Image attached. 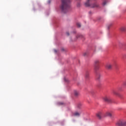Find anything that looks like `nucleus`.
<instances>
[{"label": "nucleus", "mask_w": 126, "mask_h": 126, "mask_svg": "<svg viewBox=\"0 0 126 126\" xmlns=\"http://www.w3.org/2000/svg\"><path fill=\"white\" fill-rule=\"evenodd\" d=\"M70 0H62L61 9L62 12L65 13L70 8Z\"/></svg>", "instance_id": "1"}, {"label": "nucleus", "mask_w": 126, "mask_h": 126, "mask_svg": "<svg viewBox=\"0 0 126 126\" xmlns=\"http://www.w3.org/2000/svg\"><path fill=\"white\" fill-rule=\"evenodd\" d=\"M94 70L97 71L100 68V60L97 59L94 61Z\"/></svg>", "instance_id": "2"}, {"label": "nucleus", "mask_w": 126, "mask_h": 126, "mask_svg": "<svg viewBox=\"0 0 126 126\" xmlns=\"http://www.w3.org/2000/svg\"><path fill=\"white\" fill-rule=\"evenodd\" d=\"M103 100L104 102L106 103H111L112 102V99L109 96H105L103 97Z\"/></svg>", "instance_id": "3"}, {"label": "nucleus", "mask_w": 126, "mask_h": 126, "mask_svg": "<svg viewBox=\"0 0 126 126\" xmlns=\"http://www.w3.org/2000/svg\"><path fill=\"white\" fill-rule=\"evenodd\" d=\"M105 68L107 69V70H111L113 68V64L110 63H107L105 65Z\"/></svg>", "instance_id": "4"}, {"label": "nucleus", "mask_w": 126, "mask_h": 126, "mask_svg": "<svg viewBox=\"0 0 126 126\" xmlns=\"http://www.w3.org/2000/svg\"><path fill=\"white\" fill-rule=\"evenodd\" d=\"M116 125V126H126V122L120 121L117 122Z\"/></svg>", "instance_id": "5"}, {"label": "nucleus", "mask_w": 126, "mask_h": 126, "mask_svg": "<svg viewBox=\"0 0 126 126\" xmlns=\"http://www.w3.org/2000/svg\"><path fill=\"white\" fill-rule=\"evenodd\" d=\"M89 75H90L89 71H87L85 74V78L86 80H88V79H89Z\"/></svg>", "instance_id": "6"}, {"label": "nucleus", "mask_w": 126, "mask_h": 126, "mask_svg": "<svg viewBox=\"0 0 126 126\" xmlns=\"http://www.w3.org/2000/svg\"><path fill=\"white\" fill-rule=\"evenodd\" d=\"M74 95L75 97H78L80 96V94H79V92L77 91H74Z\"/></svg>", "instance_id": "7"}, {"label": "nucleus", "mask_w": 126, "mask_h": 126, "mask_svg": "<svg viewBox=\"0 0 126 126\" xmlns=\"http://www.w3.org/2000/svg\"><path fill=\"white\" fill-rule=\"evenodd\" d=\"M96 117L98 119H101L102 118V112H99L96 114Z\"/></svg>", "instance_id": "8"}, {"label": "nucleus", "mask_w": 126, "mask_h": 126, "mask_svg": "<svg viewBox=\"0 0 126 126\" xmlns=\"http://www.w3.org/2000/svg\"><path fill=\"white\" fill-rule=\"evenodd\" d=\"M96 78L97 80H100V78H101V75L99 73H96Z\"/></svg>", "instance_id": "9"}, {"label": "nucleus", "mask_w": 126, "mask_h": 126, "mask_svg": "<svg viewBox=\"0 0 126 126\" xmlns=\"http://www.w3.org/2000/svg\"><path fill=\"white\" fill-rule=\"evenodd\" d=\"M120 30L122 32H126V27H122L120 28Z\"/></svg>", "instance_id": "10"}, {"label": "nucleus", "mask_w": 126, "mask_h": 126, "mask_svg": "<svg viewBox=\"0 0 126 126\" xmlns=\"http://www.w3.org/2000/svg\"><path fill=\"white\" fill-rule=\"evenodd\" d=\"M90 1V0H87V1L85 3L86 6H90V4L89 3Z\"/></svg>", "instance_id": "11"}, {"label": "nucleus", "mask_w": 126, "mask_h": 126, "mask_svg": "<svg viewBox=\"0 0 126 126\" xmlns=\"http://www.w3.org/2000/svg\"><path fill=\"white\" fill-rule=\"evenodd\" d=\"M74 116L75 117H79L80 116V114L78 112H75L74 113Z\"/></svg>", "instance_id": "12"}, {"label": "nucleus", "mask_w": 126, "mask_h": 126, "mask_svg": "<svg viewBox=\"0 0 126 126\" xmlns=\"http://www.w3.org/2000/svg\"><path fill=\"white\" fill-rule=\"evenodd\" d=\"M106 116H107L108 117H112V114L110 112H107L106 113Z\"/></svg>", "instance_id": "13"}, {"label": "nucleus", "mask_w": 126, "mask_h": 126, "mask_svg": "<svg viewBox=\"0 0 126 126\" xmlns=\"http://www.w3.org/2000/svg\"><path fill=\"white\" fill-rule=\"evenodd\" d=\"M76 25L79 28H80V27H81V24L80 23H77Z\"/></svg>", "instance_id": "14"}, {"label": "nucleus", "mask_w": 126, "mask_h": 126, "mask_svg": "<svg viewBox=\"0 0 126 126\" xmlns=\"http://www.w3.org/2000/svg\"><path fill=\"white\" fill-rule=\"evenodd\" d=\"M96 6H97V4H96V3H94L93 5H91V7H96Z\"/></svg>", "instance_id": "15"}, {"label": "nucleus", "mask_w": 126, "mask_h": 126, "mask_svg": "<svg viewBox=\"0 0 126 126\" xmlns=\"http://www.w3.org/2000/svg\"><path fill=\"white\" fill-rule=\"evenodd\" d=\"M81 37H82V35L81 34H78V35L76 36L77 39L78 38H81Z\"/></svg>", "instance_id": "16"}, {"label": "nucleus", "mask_w": 126, "mask_h": 126, "mask_svg": "<svg viewBox=\"0 0 126 126\" xmlns=\"http://www.w3.org/2000/svg\"><path fill=\"white\" fill-rule=\"evenodd\" d=\"M81 106H82V104L79 103L78 104L77 107L78 108H80V107H81Z\"/></svg>", "instance_id": "17"}, {"label": "nucleus", "mask_w": 126, "mask_h": 126, "mask_svg": "<svg viewBox=\"0 0 126 126\" xmlns=\"http://www.w3.org/2000/svg\"><path fill=\"white\" fill-rule=\"evenodd\" d=\"M102 4L103 6L106 5V4H107V1H106V0L104 1L102 3Z\"/></svg>", "instance_id": "18"}, {"label": "nucleus", "mask_w": 126, "mask_h": 126, "mask_svg": "<svg viewBox=\"0 0 126 126\" xmlns=\"http://www.w3.org/2000/svg\"><path fill=\"white\" fill-rule=\"evenodd\" d=\"M113 94H114L115 95H118V93L117 92H116V91H114Z\"/></svg>", "instance_id": "19"}, {"label": "nucleus", "mask_w": 126, "mask_h": 126, "mask_svg": "<svg viewBox=\"0 0 126 126\" xmlns=\"http://www.w3.org/2000/svg\"><path fill=\"white\" fill-rule=\"evenodd\" d=\"M87 55V53H86V52H85V53H84V54H83V56L84 57H85V56H86Z\"/></svg>", "instance_id": "20"}, {"label": "nucleus", "mask_w": 126, "mask_h": 126, "mask_svg": "<svg viewBox=\"0 0 126 126\" xmlns=\"http://www.w3.org/2000/svg\"><path fill=\"white\" fill-rule=\"evenodd\" d=\"M112 26V25H109L108 26V29H110V27Z\"/></svg>", "instance_id": "21"}, {"label": "nucleus", "mask_w": 126, "mask_h": 126, "mask_svg": "<svg viewBox=\"0 0 126 126\" xmlns=\"http://www.w3.org/2000/svg\"><path fill=\"white\" fill-rule=\"evenodd\" d=\"M54 52L58 53V50H57L56 49H54Z\"/></svg>", "instance_id": "22"}, {"label": "nucleus", "mask_w": 126, "mask_h": 126, "mask_svg": "<svg viewBox=\"0 0 126 126\" xmlns=\"http://www.w3.org/2000/svg\"><path fill=\"white\" fill-rule=\"evenodd\" d=\"M66 35H67V36H69V33L67 32H66Z\"/></svg>", "instance_id": "23"}, {"label": "nucleus", "mask_w": 126, "mask_h": 126, "mask_svg": "<svg viewBox=\"0 0 126 126\" xmlns=\"http://www.w3.org/2000/svg\"><path fill=\"white\" fill-rule=\"evenodd\" d=\"M123 84L125 86H126V82H125Z\"/></svg>", "instance_id": "24"}, {"label": "nucleus", "mask_w": 126, "mask_h": 126, "mask_svg": "<svg viewBox=\"0 0 126 126\" xmlns=\"http://www.w3.org/2000/svg\"><path fill=\"white\" fill-rule=\"evenodd\" d=\"M60 104H61V105H63V102H60Z\"/></svg>", "instance_id": "25"}, {"label": "nucleus", "mask_w": 126, "mask_h": 126, "mask_svg": "<svg viewBox=\"0 0 126 126\" xmlns=\"http://www.w3.org/2000/svg\"><path fill=\"white\" fill-rule=\"evenodd\" d=\"M62 51H64V49H63V48H62Z\"/></svg>", "instance_id": "26"}, {"label": "nucleus", "mask_w": 126, "mask_h": 126, "mask_svg": "<svg viewBox=\"0 0 126 126\" xmlns=\"http://www.w3.org/2000/svg\"><path fill=\"white\" fill-rule=\"evenodd\" d=\"M64 81H66V82H67V81L66 80V79H64Z\"/></svg>", "instance_id": "27"}, {"label": "nucleus", "mask_w": 126, "mask_h": 126, "mask_svg": "<svg viewBox=\"0 0 126 126\" xmlns=\"http://www.w3.org/2000/svg\"><path fill=\"white\" fill-rule=\"evenodd\" d=\"M48 2H49V3H50L51 2L50 1H49Z\"/></svg>", "instance_id": "28"}]
</instances>
